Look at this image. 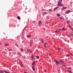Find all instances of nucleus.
Here are the masks:
<instances>
[{"mask_svg":"<svg viewBox=\"0 0 73 73\" xmlns=\"http://www.w3.org/2000/svg\"><path fill=\"white\" fill-rule=\"evenodd\" d=\"M54 61L55 62H56V64L57 65V64H61V63H60V62L61 63V60H60L58 62H57V61L56 60H55V59H54Z\"/></svg>","mask_w":73,"mask_h":73,"instance_id":"1","label":"nucleus"},{"mask_svg":"<svg viewBox=\"0 0 73 73\" xmlns=\"http://www.w3.org/2000/svg\"><path fill=\"white\" fill-rule=\"evenodd\" d=\"M39 40H40L42 44H44V40L42 38H39Z\"/></svg>","mask_w":73,"mask_h":73,"instance_id":"2","label":"nucleus"},{"mask_svg":"<svg viewBox=\"0 0 73 73\" xmlns=\"http://www.w3.org/2000/svg\"><path fill=\"white\" fill-rule=\"evenodd\" d=\"M59 31H65V28L63 27L62 29H59Z\"/></svg>","mask_w":73,"mask_h":73,"instance_id":"3","label":"nucleus"},{"mask_svg":"<svg viewBox=\"0 0 73 73\" xmlns=\"http://www.w3.org/2000/svg\"><path fill=\"white\" fill-rule=\"evenodd\" d=\"M42 23V22L41 21H38V25L39 26H40L41 25V24Z\"/></svg>","mask_w":73,"mask_h":73,"instance_id":"4","label":"nucleus"},{"mask_svg":"<svg viewBox=\"0 0 73 73\" xmlns=\"http://www.w3.org/2000/svg\"><path fill=\"white\" fill-rule=\"evenodd\" d=\"M34 64H36V62L35 61L33 62L32 64V65L33 66L35 67V66L34 65Z\"/></svg>","mask_w":73,"mask_h":73,"instance_id":"5","label":"nucleus"},{"mask_svg":"<svg viewBox=\"0 0 73 73\" xmlns=\"http://www.w3.org/2000/svg\"><path fill=\"white\" fill-rule=\"evenodd\" d=\"M66 8H67V7H63L61 8V10L62 11H63V10H64V9H66Z\"/></svg>","mask_w":73,"mask_h":73,"instance_id":"6","label":"nucleus"},{"mask_svg":"<svg viewBox=\"0 0 73 73\" xmlns=\"http://www.w3.org/2000/svg\"><path fill=\"white\" fill-rule=\"evenodd\" d=\"M70 12V10H67L65 12V13L66 14H68V13H69Z\"/></svg>","mask_w":73,"mask_h":73,"instance_id":"7","label":"nucleus"},{"mask_svg":"<svg viewBox=\"0 0 73 73\" xmlns=\"http://www.w3.org/2000/svg\"><path fill=\"white\" fill-rule=\"evenodd\" d=\"M62 0H59L58 2H57L58 3H60V4H61L62 3Z\"/></svg>","mask_w":73,"mask_h":73,"instance_id":"8","label":"nucleus"},{"mask_svg":"<svg viewBox=\"0 0 73 73\" xmlns=\"http://www.w3.org/2000/svg\"><path fill=\"white\" fill-rule=\"evenodd\" d=\"M27 50L28 52H29L31 53H32V51H31V50L30 49H27Z\"/></svg>","mask_w":73,"mask_h":73,"instance_id":"9","label":"nucleus"},{"mask_svg":"<svg viewBox=\"0 0 73 73\" xmlns=\"http://www.w3.org/2000/svg\"><path fill=\"white\" fill-rule=\"evenodd\" d=\"M34 66H33L32 67V69L33 70V71H35V67H34Z\"/></svg>","mask_w":73,"mask_h":73,"instance_id":"10","label":"nucleus"},{"mask_svg":"<svg viewBox=\"0 0 73 73\" xmlns=\"http://www.w3.org/2000/svg\"><path fill=\"white\" fill-rule=\"evenodd\" d=\"M17 19H18V20H21L20 17V16H18L17 17Z\"/></svg>","mask_w":73,"mask_h":73,"instance_id":"11","label":"nucleus"},{"mask_svg":"<svg viewBox=\"0 0 73 73\" xmlns=\"http://www.w3.org/2000/svg\"><path fill=\"white\" fill-rule=\"evenodd\" d=\"M20 50L21 52H23V48H20Z\"/></svg>","mask_w":73,"mask_h":73,"instance_id":"12","label":"nucleus"},{"mask_svg":"<svg viewBox=\"0 0 73 73\" xmlns=\"http://www.w3.org/2000/svg\"><path fill=\"white\" fill-rule=\"evenodd\" d=\"M27 27V26L25 27L24 29H23V32H22V33H23L24 32V30L26 29V28Z\"/></svg>","mask_w":73,"mask_h":73,"instance_id":"13","label":"nucleus"},{"mask_svg":"<svg viewBox=\"0 0 73 73\" xmlns=\"http://www.w3.org/2000/svg\"><path fill=\"white\" fill-rule=\"evenodd\" d=\"M56 15L57 16H58V17H59V16H60V14H57Z\"/></svg>","mask_w":73,"mask_h":73,"instance_id":"14","label":"nucleus"},{"mask_svg":"<svg viewBox=\"0 0 73 73\" xmlns=\"http://www.w3.org/2000/svg\"><path fill=\"white\" fill-rule=\"evenodd\" d=\"M43 14L45 15H46V14H48V13H45V12H44L43 13Z\"/></svg>","mask_w":73,"mask_h":73,"instance_id":"15","label":"nucleus"},{"mask_svg":"<svg viewBox=\"0 0 73 73\" xmlns=\"http://www.w3.org/2000/svg\"><path fill=\"white\" fill-rule=\"evenodd\" d=\"M70 20H68L67 21V23H69V22H70Z\"/></svg>","mask_w":73,"mask_h":73,"instance_id":"16","label":"nucleus"},{"mask_svg":"<svg viewBox=\"0 0 73 73\" xmlns=\"http://www.w3.org/2000/svg\"><path fill=\"white\" fill-rule=\"evenodd\" d=\"M60 7H64V5H62L61 4H60Z\"/></svg>","mask_w":73,"mask_h":73,"instance_id":"17","label":"nucleus"},{"mask_svg":"<svg viewBox=\"0 0 73 73\" xmlns=\"http://www.w3.org/2000/svg\"><path fill=\"white\" fill-rule=\"evenodd\" d=\"M33 44V42H31L30 43V46H32V44Z\"/></svg>","mask_w":73,"mask_h":73,"instance_id":"18","label":"nucleus"},{"mask_svg":"<svg viewBox=\"0 0 73 73\" xmlns=\"http://www.w3.org/2000/svg\"><path fill=\"white\" fill-rule=\"evenodd\" d=\"M5 46H7V45H8V43H5Z\"/></svg>","mask_w":73,"mask_h":73,"instance_id":"19","label":"nucleus"},{"mask_svg":"<svg viewBox=\"0 0 73 73\" xmlns=\"http://www.w3.org/2000/svg\"><path fill=\"white\" fill-rule=\"evenodd\" d=\"M44 47H45V48H46V45L45 43L44 44Z\"/></svg>","mask_w":73,"mask_h":73,"instance_id":"20","label":"nucleus"},{"mask_svg":"<svg viewBox=\"0 0 73 73\" xmlns=\"http://www.w3.org/2000/svg\"><path fill=\"white\" fill-rule=\"evenodd\" d=\"M17 60H18V61H19L21 62V64H22V62H21V61L19 59H17Z\"/></svg>","mask_w":73,"mask_h":73,"instance_id":"21","label":"nucleus"},{"mask_svg":"<svg viewBox=\"0 0 73 73\" xmlns=\"http://www.w3.org/2000/svg\"><path fill=\"white\" fill-rule=\"evenodd\" d=\"M33 58H34V57H31V61H33Z\"/></svg>","mask_w":73,"mask_h":73,"instance_id":"22","label":"nucleus"},{"mask_svg":"<svg viewBox=\"0 0 73 73\" xmlns=\"http://www.w3.org/2000/svg\"><path fill=\"white\" fill-rule=\"evenodd\" d=\"M4 72H5V73H9V72H7L5 71V70H4Z\"/></svg>","mask_w":73,"mask_h":73,"instance_id":"23","label":"nucleus"},{"mask_svg":"<svg viewBox=\"0 0 73 73\" xmlns=\"http://www.w3.org/2000/svg\"><path fill=\"white\" fill-rule=\"evenodd\" d=\"M21 64H22V66H23V68H25V67H24V65H23V64L22 63H21Z\"/></svg>","mask_w":73,"mask_h":73,"instance_id":"24","label":"nucleus"},{"mask_svg":"<svg viewBox=\"0 0 73 73\" xmlns=\"http://www.w3.org/2000/svg\"><path fill=\"white\" fill-rule=\"evenodd\" d=\"M46 19H49V18L48 16H46Z\"/></svg>","mask_w":73,"mask_h":73,"instance_id":"25","label":"nucleus"},{"mask_svg":"<svg viewBox=\"0 0 73 73\" xmlns=\"http://www.w3.org/2000/svg\"><path fill=\"white\" fill-rule=\"evenodd\" d=\"M62 62V63H63V64H64V62H63L61 60H60V63H61Z\"/></svg>","mask_w":73,"mask_h":73,"instance_id":"26","label":"nucleus"},{"mask_svg":"<svg viewBox=\"0 0 73 73\" xmlns=\"http://www.w3.org/2000/svg\"><path fill=\"white\" fill-rule=\"evenodd\" d=\"M56 9H56L55 7L53 11H56Z\"/></svg>","mask_w":73,"mask_h":73,"instance_id":"27","label":"nucleus"},{"mask_svg":"<svg viewBox=\"0 0 73 73\" xmlns=\"http://www.w3.org/2000/svg\"><path fill=\"white\" fill-rule=\"evenodd\" d=\"M68 69H70V70H71L72 69V68L71 67H68Z\"/></svg>","mask_w":73,"mask_h":73,"instance_id":"28","label":"nucleus"},{"mask_svg":"<svg viewBox=\"0 0 73 73\" xmlns=\"http://www.w3.org/2000/svg\"><path fill=\"white\" fill-rule=\"evenodd\" d=\"M57 5H58V6H59L60 7V3H58V4H57Z\"/></svg>","mask_w":73,"mask_h":73,"instance_id":"29","label":"nucleus"},{"mask_svg":"<svg viewBox=\"0 0 73 73\" xmlns=\"http://www.w3.org/2000/svg\"><path fill=\"white\" fill-rule=\"evenodd\" d=\"M70 28L71 29L73 30V28L72 27H70Z\"/></svg>","mask_w":73,"mask_h":73,"instance_id":"30","label":"nucleus"},{"mask_svg":"<svg viewBox=\"0 0 73 73\" xmlns=\"http://www.w3.org/2000/svg\"><path fill=\"white\" fill-rule=\"evenodd\" d=\"M15 45L16 46H17V47H18V46H19V45H17V44H15Z\"/></svg>","mask_w":73,"mask_h":73,"instance_id":"31","label":"nucleus"},{"mask_svg":"<svg viewBox=\"0 0 73 73\" xmlns=\"http://www.w3.org/2000/svg\"><path fill=\"white\" fill-rule=\"evenodd\" d=\"M8 50H9V51H11V49H9V48L8 49Z\"/></svg>","mask_w":73,"mask_h":73,"instance_id":"32","label":"nucleus"},{"mask_svg":"<svg viewBox=\"0 0 73 73\" xmlns=\"http://www.w3.org/2000/svg\"><path fill=\"white\" fill-rule=\"evenodd\" d=\"M69 72L70 73H73V72H72V71H70V70L69 71Z\"/></svg>","mask_w":73,"mask_h":73,"instance_id":"33","label":"nucleus"},{"mask_svg":"<svg viewBox=\"0 0 73 73\" xmlns=\"http://www.w3.org/2000/svg\"><path fill=\"white\" fill-rule=\"evenodd\" d=\"M55 8H56V9H57L58 8H59V7L58 6V7H56Z\"/></svg>","mask_w":73,"mask_h":73,"instance_id":"34","label":"nucleus"},{"mask_svg":"<svg viewBox=\"0 0 73 73\" xmlns=\"http://www.w3.org/2000/svg\"><path fill=\"white\" fill-rule=\"evenodd\" d=\"M58 30H56V31H55V33H57V32H58Z\"/></svg>","mask_w":73,"mask_h":73,"instance_id":"35","label":"nucleus"},{"mask_svg":"<svg viewBox=\"0 0 73 73\" xmlns=\"http://www.w3.org/2000/svg\"><path fill=\"white\" fill-rule=\"evenodd\" d=\"M59 18H60V19H63L61 17H59Z\"/></svg>","mask_w":73,"mask_h":73,"instance_id":"36","label":"nucleus"},{"mask_svg":"<svg viewBox=\"0 0 73 73\" xmlns=\"http://www.w3.org/2000/svg\"><path fill=\"white\" fill-rule=\"evenodd\" d=\"M36 57H37V58H39V56H36Z\"/></svg>","mask_w":73,"mask_h":73,"instance_id":"37","label":"nucleus"},{"mask_svg":"<svg viewBox=\"0 0 73 73\" xmlns=\"http://www.w3.org/2000/svg\"><path fill=\"white\" fill-rule=\"evenodd\" d=\"M70 35H71V36H72V37H73V34H70Z\"/></svg>","mask_w":73,"mask_h":73,"instance_id":"38","label":"nucleus"},{"mask_svg":"<svg viewBox=\"0 0 73 73\" xmlns=\"http://www.w3.org/2000/svg\"><path fill=\"white\" fill-rule=\"evenodd\" d=\"M2 43L0 42V45H2Z\"/></svg>","mask_w":73,"mask_h":73,"instance_id":"39","label":"nucleus"},{"mask_svg":"<svg viewBox=\"0 0 73 73\" xmlns=\"http://www.w3.org/2000/svg\"><path fill=\"white\" fill-rule=\"evenodd\" d=\"M49 11H52V10L51 9H49Z\"/></svg>","mask_w":73,"mask_h":73,"instance_id":"40","label":"nucleus"},{"mask_svg":"<svg viewBox=\"0 0 73 73\" xmlns=\"http://www.w3.org/2000/svg\"><path fill=\"white\" fill-rule=\"evenodd\" d=\"M42 11H45V10H44V9H42Z\"/></svg>","mask_w":73,"mask_h":73,"instance_id":"41","label":"nucleus"},{"mask_svg":"<svg viewBox=\"0 0 73 73\" xmlns=\"http://www.w3.org/2000/svg\"><path fill=\"white\" fill-rule=\"evenodd\" d=\"M34 55H32V56H31V57H34Z\"/></svg>","mask_w":73,"mask_h":73,"instance_id":"42","label":"nucleus"},{"mask_svg":"<svg viewBox=\"0 0 73 73\" xmlns=\"http://www.w3.org/2000/svg\"><path fill=\"white\" fill-rule=\"evenodd\" d=\"M29 37V35H27V38H28Z\"/></svg>","mask_w":73,"mask_h":73,"instance_id":"43","label":"nucleus"},{"mask_svg":"<svg viewBox=\"0 0 73 73\" xmlns=\"http://www.w3.org/2000/svg\"><path fill=\"white\" fill-rule=\"evenodd\" d=\"M42 15L43 17H44V15H44V14H43Z\"/></svg>","mask_w":73,"mask_h":73,"instance_id":"44","label":"nucleus"},{"mask_svg":"<svg viewBox=\"0 0 73 73\" xmlns=\"http://www.w3.org/2000/svg\"><path fill=\"white\" fill-rule=\"evenodd\" d=\"M72 2L70 3V5H71V6H72Z\"/></svg>","mask_w":73,"mask_h":73,"instance_id":"45","label":"nucleus"},{"mask_svg":"<svg viewBox=\"0 0 73 73\" xmlns=\"http://www.w3.org/2000/svg\"><path fill=\"white\" fill-rule=\"evenodd\" d=\"M63 66H66V65H63Z\"/></svg>","mask_w":73,"mask_h":73,"instance_id":"46","label":"nucleus"},{"mask_svg":"<svg viewBox=\"0 0 73 73\" xmlns=\"http://www.w3.org/2000/svg\"><path fill=\"white\" fill-rule=\"evenodd\" d=\"M44 31H45V28H44Z\"/></svg>","mask_w":73,"mask_h":73,"instance_id":"47","label":"nucleus"},{"mask_svg":"<svg viewBox=\"0 0 73 73\" xmlns=\"http://www.w3.org/2000/svg\"><path fill=\"white\" fill-rule=\"evenodd\" d=\"M17 54H18L19 55L20 54V53H19V52H17Z\"/></svg>","mask_w":73,"mask_h":73,"instance_id":"48","label":"nucleus"},{"mask_svg":"<svg viewBox=\"0 0 73 73\" xmlns=\"http://www.w3.org/2000/svg\"><path fill=\"white\" fill-rule=\"evenodd\" d=\"M48 44V43H47L46 44H45V45H47Z\"/></svg>","mask_w":73,"mask_h":73,"instance_id":"49","label":"nucleus"},{"mask_svg":"<svg viewBox=\"0 0 73 73\" xmlns=\"http://www.w3.org/2000/svg\"><path fill=\"white\" fill-rule=\"evenodd\" d=\"M31 37V35L29 36V37Z\"/></svg>","mask_w":73,"mask_h":73,"instance_id":"50","label":"nucleus"},{"mask_svg":"<svg viewBox=\"0 0 73 73\" xmlns=\"http://www.w3.org/2000/svg\"><path fill=\"white\" fill-rule=\"evenodd\" d=\"M71 56H73V54H71Z\"/></svg>","mask_w":73,"mask_h":73,"instance_id":"51","label":"nucleus"},{"mask_svg":"<svg viewBox=\"0 0 73 73\" xmlns=\"http://www.w3.org/2000/svg\"><path fill=\"white\" fill-rule=\"evenodd\" d=\"M19 55H20V56H21V55L20 54H19Z\"/></svg>","mask_w":73,"mask_h":73,"instance_id":"52","label":"nucleus"},{"mask_svg":"<svg viewBox=\"0 0 73 73\" xmlns=\"http://www.w3.org/2000/svg\"><path fill=\"white\" fill-rule=\"evenodd\" d=\"M47 21H46L45 23V24H47V23H46V22H47Z\"/></svg>","mask_w":73,"mask_h":73,"instance_id":"53","label":"nucleus"},{"mask_svg":"<svg viewBox=\"0 0 73 73\" xmlns=\"http://www.w3.org/2000/svg\"><path fill=\"white\" fill-rule=\"evenodd\" d=\"M33 22H35V21H33Z\"/></svg>","mask_w":73,"mask_h":73,"instance_id":"54","label":"nucleus"},{"mask_svg":"<svg viewBox=\"0 0 73 73\" xmlns=\"http://www.w3.org/2000/svg\"><path fill=\"white\" fill-rule=\"evenodd\" d=\"M69 56H70L69 55H68V57H69Z\"/></svg>","mask_w":73,"mask_h":73,"instance_id":"55","label":"nucleus"},{"mask_svg":"<svg viewBox=\"0 0 73 73\" xmlns=\"http://www.w3.org/2000/svg\"><path fill=\"white\" fill-rule=\"evenodd\" d=\"M66 19H68V18H66Z\"/></svg>","mask_w":73,"mask_h":73,"instance_id":"56","label":"nucleus"},{"mask_svg":"<svg viewBox=\"0 0 73 73\" xmlns=\"http://www.w3.org/2000/svg\"><path fill=\"white\" fill-rule=\"evenodd\" d=\"M69 27H70V26H69Z\"/></svg>","mask_w":73,"mask_h":73,"instance_id":"57","label":"nucleus"},{"mask_svg":"<svg viewBox=\"0 0 73 73\" xmlns=\"http://www.w3.org/2000/svg\"><path fill=\"white\" fill-rule=\"evenodd\" d=\"M72 54V53H70V54H71V55Z\"/></svg>","mask_w":73,"mask_h":73,"instance_id":"58","label":"nucleus"},{"mask_svg":"<svg viewBox=\"0 0 73 73\" xmlns=\"http://www.w3.org/2000/svg\"><path fill=\"white\" fill-rule=\"evenodd\" d=\"M44 44H46V42L45 43H44Z\"/></svg>","mask_w":73,"mask_h":73,"instance_id":"59","label":"nucleus"},{"mask_svg":"<svg viewBox=\"0 0 73 73\" xmlns=\"http://www.w3.org/2000/svg\"><path fill=\"white\" fill-rule=\"evenodd\" d=\"M33 28H35V27H33Z\"/></svg>","mask_w":73,"mask_h":73,"instance_id":"60","label":"nucleus"},{"mask_svg":"<svg viewBox=\"0 0 73 73\" xmlns=\"http://www.w3.org/2000/svg\"><path fill=\"white\" fill-rule=\"evenodd\" d=\"M25 73H27V72H25Z\"/></svg>","mask_w":73,"mask_h":73,"instance_id":"61","label":"nucleus"},{"mask_svg":"<svg viewBox=\"0 0 73 73\" xmlns=\"http://www.w3.org/2000/svg\"><path fill=\"white\" fill-rule=\"evenodd\" d=\"M28 20H29V19H28Z\"/></svg>","mask_w":73,"mask_h":73,"instance_id":"62","label":"nucleus"},{"mask_svg":"<svg viewBox=\"0 0 73 73\" xmlns=\"http://www.w3.org/2000/svg\"><path fill=\"white\" fill-rule=\"evenodd\" d=\"M72 31H73V30H72Z\"/></svg>","mask_w":73,"mask_h":73,"instance_id":"63","label":"nucleus"},{"mask_svg":"<svg viewBox=\"0 0 73 73\" xmlns=\"http://www.w3.org/2000/svg\"><path fill=\"white\" fill-rule=\"evenodd\" d=\"M23 33L22 35H23Z\"/></svg>","mask_w":73,"mask_h":73,"instance_id":"64","label":"nucleus"}]
</instances>
